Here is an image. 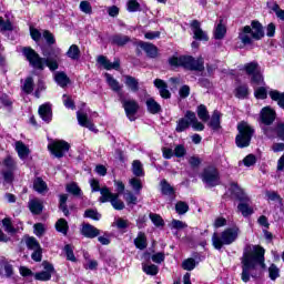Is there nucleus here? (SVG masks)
<instances>
[{
  "label": "nucleus",
  "instance_id": "nucleus-1",
  "mask_svg": "<svg viewBox=\"0 0 284 284\" xmlns=\"http://www.w3.org/2000/svg\"><path fill=\"white\" fill-rule=\"evenodd\" d=\"M257 270H265V248L247 246L242 257L243 283H250V278H256Z\"/></svg>",
  "mask_w": 284,
  "mask_h": 284
},
{
  "label": "nucleus",
  "instance_id": "nucleus-2",
  "mask_svg": "<svg viewBox=\"0 0 284 284\" xmlns=\"http://www.w3.org/2000/svg\"><path fill=\"white\" fill-rule=\"evenodd\" d=\"M22 54L29 61L32 68H37L38 70H43V68H49V70L54 71L59 70V62L61 61V49H54L53 55L43 59L39 57V53L34 51L30 47H24L22 49Z\"/></svg>",
  "mask_w": 284,
  "mask_h": 284
},
{
  "label": "nucleus",
  "instance_id": "nucleus-3",
  "mask_svg": "<svg viewBox=\"0 0 284 284\" xmlns=\"http://www.w3.org/2000/svg\"><path fill=\"white\" fill-rule=\"evenodd\" d=\"M231 192L233 196L240 202L237 205V211L247 219V216H252L254 214V206L252 205V200L245 193V190L241 189L237 183L231 184Z\"/></svg>",
  "mask_w": 284,
  "mask_h": 284
},
{
  "label": "nucleus",
  "instance_id": "nucleus-4",
  "mask_svg": "<svg viewBox=\"0 0 284 284\" xmlns=\"http://www.w3.org/2000/svg\"><path fill=\"white\" fill-rule=\"evenodd\" d=\"M241 229L239 226H232L224 230L220 235L214 233L212 236V245L215 250H222L223 245H232L239 239Z\"/></svg>",
  "mask_w": 284,
  "mask_h": 284
},
{
  "label": "nucleus",
  "instance_id": "nucleus-5",
  "mask_svg": "<svg viewBox=\"0 0 284 284\" xmlns=\"http://www.w3.org/2000/svg\"><path fill=\"white\" fill-rule=\"evenodd\" d=\"M172 68H184L185 70H194L202 72L205 70L203 58L194 59L190 55H182L180 58L173 57L169 60Z\"/></svg>",
  "mask_w": 284,
  "mask_h": 284
},
{
  "label": "nucleus",
  "instance_id": "nucleus-6",
  "mask_svg": "<svg viewBox=\"0 0 284 284\" xmlns=\"http://www.w3.org/2000/svg\"><path fill=\"white\" fill-rule=\"evenodd\" d=\"M265 33L263 32V26L258 21H253L250 26H245L239 34V39L244 45H250L252 39L258 41L263 39Z\"/></svg>",
  "mask_w": 284,
  "mask_h": 284
},
{
  "label": "nucleus",
  "instance_id": "nucleus-7",
  "mask_svg": "<svg viewBox=\"0 0 284 284\" xmlns=\"http://www.w3.org/2000/svg\"><path fill=\"white\" fill-rule=\"evenodd\" d=\"M190 125L195 132H203V130H205V125L202 122H199L196 114L191 111H187L185 116L178 121L175 130L176 132H185Z\"/></svg>",
  "mask_w": 284,
  "mask_h": 284
},
{
  "label": "nucleus",
  "instance_id": "nucleus-8",
  "mask_svg": "<svg viewBox=\"0 0 284 284\" xmlns=\"http://www.w3.org/2000/svg\"><path fill=\"white\" fill-rule=\"evenodd\" d=\"M239 134L235 138V143L237 148H248L254 136V128L250 123L242 121L237 124Z\"/></svg>",
  "mask_w": 284,
  "mask_h": 284
},
{
  "label": "nucleus",
  "instance_id": "nucleus-9",
  "mask_svg": "<svg viewBox=\"0 0 284 284\" xmlns=\"http://www.w3.org/2000/svg\"><path fill=\"white\" fill-rule=\"evenodd\" d=\"M111 203L115 210H124L125 203L119 200V193H111L108 186L102 187L100 203Z\"/></svg>",
  "mask_w": 284,
  "mask_h": 284
},
{
  "label": "nucleus",
  "instance_id": "nucleus-10",
  "mask_svg": "<svg viewBox=\"0 0 284 284\" xmlns=\"http://www.w3.org/2000/svg\"><path fill=\"white\" fill-rule=\"evenodd\" d=\"M48 150L57 159H62V156H65V152H69L70 144L63 140H55L51 143H49Z\"/></svg>",
  "mask_w": 284,
  "mask_h": 284
},
{
  "label": "nucleus",
  "instance_id": "nucleus-11",
  "mask_svg": "<svg viewBox=\"0 0 284 284\" xmlns=\"http://www.w3.org/2000/svg\"><path fill=\"white\" fill-rule=\"evenodd\" d=\"M14 170H17V162L12 156H7L3 160L2 175L4 183H12L14 181Z\"/></svg>",
  "mask_w": 284,
  "mask_h": 284
},
{
  "label": "nucleus",
  "instance_id": "nucleus-12",
  "mask_svg": "<svg viewBox=\"0 0 284 284\" xmlns=\"http://www.w3.org/2000/svg\"><path fill=\"white\" fill-rule=\"evenodd\" d=\"M202 181L210 187L219 185V171L214 166H207L202 173Z\"/></svg>",
  "mask_w": 284,
  "mask_h": 284
},
{
  "label": "nucleus",
  "instance_id": "nucleus-13",
  "mask_svg": "<svg viewBox=\"0 0 284 284\" xmlns=\"http://www.w3.org/2000/svg\"><path fill=\"white\" fill-rule=\"evenodd\" d=\"M121 103L124 108V112L128 119H130V121H134L136 119L135 114L139 112V102L135 100L121 99Z\"/></svg>",
  "mask_w": 284,
  "mask_h": 284
},
{
  "label": "nucleus",
  "instance_id": "nucleus-14",
  "mask_svg": "<svg viewBox=\"0 0 284 284\" xmlns=\"http://www.w3.org/2000/svg\"><path fill=\"white\" fill-rule=\"evenodd\" d=\"M191 30L193 32V39L197 41H209L210 38L207 37V32L203 31L201 28V22L199 20H193L191 22Z\"/></svg>",
  "mask_w": 284,
  "mask_h": 284
},
{
  "label": "nucleus",
  "instance_id": "nucleus-15",
  "mask_svg": "<svg viewBox=\"0 0 284 284\" xmlns=\"http://www.w3.org/2000/svg\"><path fill=\"white\" fill-rule=\"evenodd\" d=\"M42 266L44 267V271L34 274L36 281H50L54 273V266L48 262H43Z\"/></svg>",
  "mask_w": 284,
  "mask_h": 284
},
{
  "label": "nucleus",
  "instance_id": "nucleus-16",
  "mask_svg": "<svg viewBox=\"0 0 284 284\" xmlns=\"http://www.w3.org/2000/svg\"><path fill=\"white\" fill-rule=\"evenodd\" d=\"M276 119V111L270 106H265L261 111V121L264 125H272Z\"/></svg>",
  "mask_w": 284,
  "mask_h": 284
},
{
  "label": "nucleus",
  "instance_id": "nucleus-17",
  "mask_svg": "<svg viewBox=\"0 0 284 284\" xmlns=\"http://www.w3.org/2000/svg\"><path fill=\"white\" fill-rule=\"evenodd\" d=\"M77 119H78V123L79 125H81L82 128H88V130H91V132H95L97 128L94 126V124L92 123V121H90L88 119V114L78 111L77 112Z\"/></svg>",
  "mask_w": 284,
  "mask_h": 284
},
{
  "label": "nucleus",
  "instance_id": "nucleus-18",
  "mask_svg": "<svg viewBox=\"0 0 284 284\" xmlns=\"http://www.w3.org/2000/svg\"><path fill=\"white\" fill-rule=\"evenodd\" d=\"M98 63L104 68V70H119L121 68V61L114 60V62H111L108 60V58L100 55L98 58Z\"/></svg>",
  "mask_w": 284,
  "mask_h": 284
},
{
  "label": "nucleus",
  "instance_id": "nucleus-19",
  "mask_svg": "<svg viewBox=\"0 0 284 284\" xmlns=\"http://www.w3.org/2000/svg\"><path fill=\"white\" fill-rule=\"evenodd\" d=\"M28 207L33 214H41L43 212V202L37 197L30 199Z\"/></svg>",
  "mask_w": 284,
  "mask_h": 284
},
{
  "label": "nucleus",
  "instance_id": "nucleus-20",
  "mask_svg": "<svg viewBox=\"0 0 284 284\" xmlns=\"http://www.w3.org/2000/svg\"><path fill=\"white\" fill-rule=\"evenodd\" d=\"M154 85L160 90V97H162V99H170V90H168V84L163 80L156 79Z\"/></svg>",
  "mask_w": 284,
  "mask_h": 284
},
{
  "label": "nucleus",
  "instance_id": "nucleus-21",
  "mask_svg": "<svg viewBox=\"0 0 284 284\" xmlns=\"http://www.w3.org/2000/svg\"><path fill=\"white\" fill-rule=\"evenodd\" d=\"M39 114L42 121H45L47 123H50V121H52V108H50L49 104H42L39 108Z\"/></svg>",
  "mask_w": 284,
  "mask_h": 284
},
{
  "label": "nucleus",
  "instance_id": "nucleus-22",
  "mask_svg": "<svg viewBox=\"0 0 284 284\" xmlns=\"http://www.w3.org/2000/svg\"><path fill=\"white\" fill-rule=\"evenodd\" d=\"M140 48L146 52L148 57L151 59H155V57L159 54V49L152 43L148 42H140Z\"/></svg>",
  "mask_w": 284,
  "mask_h": 284
},
{
  "label": "nucleus",
  "instance_id": "nucleus-23",
  "mask_svg": "<svg viewBox=\"0 0 284 284\" xmlns=\"http://www.w3.org/2000/svg\"><path fill=\"white\" fill-rule=\"evenodd\" d=\"M82 234L87 239H97V236L100 234L99 229L90 225V224H84L82 226Z\"/></svg>",
  "mask_w": 284,
  "mask_h": 284
},
{
  "label": "nucleus",
  "instance_id": "nucleus-24",
  "mask_svg": "<svg viewBox=\"0 0 284 284\" xmlns=\"http://www.w3.org/2000/svg\"><path fill=\"white\" fill-rule=\"evenodd\" d=\"M104 77L108 85L113 90V92H121V90H123V85H121L110 73H105Z\"/></svg>",
  "mask_w": 284,
  "mask_h": 284
},
{
  "label": "nucleus",
  "instance_id": "nucleus-25",
  "mask_svg": "<svg viewBox=\"0 0 284 284\" xmlns=\"http://www.w3.org/2000/svg\"><path fill=\"white\" fill-rule=\"evenodd\" d=\"M209 128H212L215 132L221 130V112L214 111L209 122Z\"/></svg>",
  "mask_w": 284,
  "mask_h": 284
},
{
  "label": "nucleus",
  "instance_id": "nucleus-26",
  "mask_svg": "<svg viewBox=\"0 0 284 284\" xmlns=\"http://www.w3.org/2000/svg\"><path fill=\"white\" fill-rule=\"evenodd\" d=\"M124 84L131 92H139V80L131 75H124Z\"/></svg>",
  "mask_w": 284,
  "mask_h": 284
},
{
  "label": "nucleus",
  "instance_id": "nucleus-27",
  "mask_svg": "<svg viewBox=\"0 0 284 284\" xmlns=\"http://www.w3.org/2000/svg\"><path fill=\"white\" fill-rule=\"evenodd\" d=\"M146 109L150 114H159L161 112V104L154 101V98H149L146 100Z\"/></svg>",
  "mask_w": 284,
  "mask_h": 284
},
{
  "label": "nucleus",
  "instance_id": "nucleus-28",
  "mask_svg": "<svg viewBox=\"0 0 284 284\" xmlns=\"http://www.w3.org/2000/svg\"><path fill=\"white\" fill-rule=\"evenodd\" d=\"M272 101H276L277 105H280L284 110V92H280L278 90H272L268 92Z\"/></svg>",
  "mask_w": 284,
  "mask_h": 284
},
{
  "label": "nucleus",
  "instance_id": "nucleus-29",
  "mask_svg": "<svg viewBox=\"0 0 284 284\" xmlns=\"http://www.w3.org/2000/svg\"><path fill=\"white\" fill-rule=\"evenodd\" d=\"M33 190L38 192V194H45V192H48V184H45L41 178H37L33 182Z\"/></svg>",
  "mask_w": 284,
  "mask_h": 284
},
{
  "label": "nucleus",
  "instance_id": "nucleus-30",
  "mask_svg": "<svg viewBox=\"0 0 284 284\" xmlns=\"http://www.w3.org/2000/svg\"><path fill=\"white\" fill-rule=\"evenodd\" d=\"M134 245L138 247V250H145L148 247V237L145 236V233L140 232L134 240Z\"/></svg>",
  "mask_w": 284,
  "mask_h": 284
},
{
  "label": "nucleus",
  "instance_id": "nucleus-31",
  "mask_svg": "<svg viewBox=\"0 0 284 284\" xmlns=\"http://www.w3.org/2000/svg\"><path fill=\"white\" fill-rule=\"evenodd\" d=\"M16 151L22 160L28 159V154H30V149H28L21 141L16 142Z\"/></svg>",
  "mask_w": 284,
  "mask_h": 284
},
{
  "label": "nucleus",
  "instance_id": "nucleus-32",
  "mask_svg": "<svg viewBox=\"0 0 284 284\" xmlns=\"http://www.w3.org/2000/svg\"><path fill=\"white\" fill-rule=\"evenodd\" d=\"M67 57L73 61H78L81 57V49H79V45L72 44L67 51Z\"/></svg>",
  "mask_w": 284,
  "mask_h": 284
},
{
  "label": "nucleus",
  "instance_id": "nucleus-33",
  "mask_svg": "<svg viewBox=\"0 0 284 284\" xmlns=\"http://www.w3.org/2000/svg\"><path fill=\"white\" fill-rule=\"evenodd\" d=\"M54 81L60 85V88H65L70 83V79L64 72H57L54 74Z\"/></svg>",
  "mask_w": 284,
  "mask_h": 284
},
{
  "label": "nucleus",
  "instance_id": "nucleus-34",
  "mask_svg": "<svg viewBox=\"0 0 284 284\" xmlns=\"http://www.w3.org/2000/svg\"><path fill=\"white\" fill-rule=\"evenodd\" d=\"M161 192L164 196H174V187L168 183L166 180H162L161 183Z\"/></svg>",
  "mask_w": 284,
  "mask_h": 284
},
{
  "label": "nucleus",
  "instance_id": "nucleus-35",
  "mask_svg": "<svg viewBox=\"0 0 284 284\" xmlns=\"http://www.w3.org/2000/svg\"><path fill=\"white\" fill-rule=\"evenodd\" d=\"M132 173L134 174V176H145V172H143V164L141 163V161H133Z\"/></svg>",
  "mask_w": 284,
  "mask_h": 284
},
{
  "label": "nucleus",
  "instance_id": "nucleus-36",
  "mask_svg": "<svg viewBox=\"0 0 284 284\" xmlns=\"http://www.w3.org/2000/svg\"><path fill=\"white\" fill-rule=\"evenodd\" d=\"M196 112L201 121H203L204 123H206V121H210V113L207 112V108L205 105H199Z\"/></svg>",
  "mask_w": 284,
  "mask_h": 284
},
{
  "label": "nucleus",
  "instance_id": "nucleus-37",
  "mask_svg": "<svg viewBox=\"0 0 284 284\" xmlns=\"http://www.w3.org/2000/svg\"><path fill=\"white\" fill-rule=\"evenodd\" d=\"M111 43L114 45H126L130 43V37L128 36H113L111 39Z\"/></svg>",
  "mask_w": 284,
  "mask_h": 284
},
{
  "label": "nucleus",
  "instance_id": "nucleus-38",
  "mask_svg": "<svg viewBox=\"0 0 284 284\" xmlns=\"http://www.w3.org/2000/svg\"><path fill=\"white\" fill-rule=\"evenodd\" d=\"M243 70H245L246 74H250L251 77H254V74H256V72H260L258 71V63L257 62L246 63L243 67Z\"/></svg>",
  "mask_w": 284,
  "mask_h": 284
},
{
  "label": "nucleus",
  "instance_id": "nucleus-39",
  "mask_svg": "<svg viewBox=\"0 0 284 284\" xmlns=\"http://www.w3.org/2000/svg\"><path fill=\"white\" fill-rule=\"evenodd\" d=\"M143 272L149 274V276H156L159 274V266L154 264H143Z\"/></svg>",
  "mask_w": 284,
  "mask_h": 284
},
{
  "label": "nucleus",
  "instance_id": "nucleus-40",
  "mask_svg": "<svg viewBox=\"0 0 284 284\" xmlns=\"http://www.w3.org/2000/svg\"><path fill=\"white\" fill-rule=\"evenodd\" d=\"M67 192H69V194H73V196H81V187H79V184L74 182L67 184Z\"/></svg>",
  "mask_w": 284,
  "mask_h": 284
},
{
  "label": "nucleus",
  "instance_id": "nucleus-41",
  "mask_svg": "<svg viewBox=\"0 0 284 284\" xmlns=\"http://www.w3.org/2000/svg\"><path fill=\"white\" fill-rule=\"evenodd\" d=\"M173 154L176 156V159H183V156L187 154V149H185V145L183 144H176L173 150Z\"/></svg>",
  "mask_w": 284,
  "mask_h": 284
},
{
  "label": "nucleus",
  "instance_id": "nucleus-42",
  "mask_svg": "<svg viewBox=\"0 0 284 284\" xmlns=\"http://www.w3.org/2000/svg\"><path fill=\"white\" fill-rule=\"evenodd\" d=\"M68 221L63 220V219H60L58 220V222L55 223V230L58 232H61V234H68Z\"/></svg>",
  "mask_w": 284,
  "mask_h": 284
},
{
  "label": "nucleus",
  "instance_id": "nucleus-43",
  "mask_svg": "<svg viewBox=\"0 0 284 284\" xmlns=\"http://www.w3.org/2000/svg\"><path fill=\"white\" fill-rule=\"evenodd\" d=\"M226 33H227V29L225 28V26H223L222 22H220L216 26L215 31H214L215 39H223Z\"/></svg>",
  "mask_w": 284,
  "mask_h": 284
},
{
  "label": "nucleus",
  "instance_id": "nucleus-44",
  "mask_svg": "<svg viewBox=\"0 0 284 284\" xmlns=\"http://www.w3.org/2000/svg\"><path fill=\"white\" fill-rule=\"evenodd\" d=\"M22 90L26 94H30L34 90V80H32V78H27Z\"/></svg>",
  "mask_w": 284,
  "mask_h": 284
},
{
  "label": "nucleus",
  "instance_id": "nucleus-45",
  "mask_svg": "<svg viewBox=\"0 0 284 284\" xmlns=\"http://www.w3.org/2000/svg\"><path fill=\"white\" fill-rule=\"evenodd\" d=\"M65 203H68V194H61L60 210L63 212L64 216H68V214H70V211H68V206L65 205Z\"/></svg>",
  "mask_w": 284,
  "mask_h": 284
},
{
  "label": "nucleus",
  "instance_id": "nucleus-46",
  "mask_svg": "<svg viewBox=\"0 0 284 284\" xmlns=\"http://www.w3.org/2000/svg\"><path fill=\"white\" fill-rule=\"evenodd\" d=\"M2 226L4 229V232H8V234H14L16 230L12 226V220H10L9 217L2 220Z\"/></svg>",
  "mask_w": 284,
  "mask_h": 284
},
{
  "label": "nucleus",
  "instance_id": "nucleus-47",
  "mask_svg": "<svg viewBox=\"0 0 284 284\" xmlns=\"http://www.w3.org/2000/svg\"><path fill=\"white\" fill-rule=\"evenodd\" d=\"M132 190H134V192H136V194H139V192H141V190H143V184H141V180L136 179V178H132L129 181Z\"/></svg>",
  "mask_w": 284,
  "mask_h": 284
},
{
  "label": "nucleus",
  "instance_id": "nucleus-48",
  "mask_svg": "<svg viewBox=\"0 0 284 284\" xmlns=\"http://www.w3.org/2000/svg\"><path fill=\"white\" fill-rule=\"evenodd\" d=\"M252 85H263L265 81L263 80V74L261 72H256L251 78Z\"/></svg>",
  "mask_w": 284,
  "mask_h": 284
},
{
  "label": "nucleus",
  "instance_id": "nucleus-49",
  "mask_svg": "<svg viewBox=\"0 0 284 284\" xmlns=\"http://www.w3.org/2000/svg\"><path fill=\"white\" fill-rule=\"evenodd\" d=\"M189 210L190 205H187V203L185 202L180 201L175 204V211L178 212V214H185Z\"/></svg>",
  "mask_w": 284,
  "mask_h": 284
},
{
  "label": "nucleus",
  "instance_id": "nucleus-50",
  "mask_svg": "<svg viewBox=\"0 0 284 284\" xmlns=\"http://www.w3.org/2000/svg\"><path fill=\"white\" fill-rule=\"evenodd\" d=\"M182 267L187 272H192V270L196 267V261H194V258H187L182 263Z\"/></svg>",
  "mask_w": 284,
  "mask_h": 284
},
{
  "label": "nucleus",
  "instance_id": "nucleus-51",
  "mask_svg": "<svg viewBox=\"0 0 284 284\" xmlns=\"http://www.w3.org/2000/svg\"><path fill=\"white\" fill-rule=\"evenodd\" d=\"M254 97L257 99H267V89L265 87L256 88L254 91Z\"/></svg>",
  "mask_w": 284,
  "mask_h": 284
},
{
  "label": "nucleus",
  "instance_id": "nucleus-52",
  "mask_svg": "<svg viewBox=\"0 0 284 284\" xmlns=\"http://www.w3.org/2000/svg\"><path fill=\"white\" fill-rule=\"evenodd\" d=\"M268 274H270L271 281H276L280 276L278 267L275 264H272L268 267Z\"/></svg>",
  "mask_w": 284,
  "mask_h": 284
},
{
  "label": "nucleus",
  "instance_id": "nucleus-53",
  "mask_svg": "<svg viewBox=\"0 0 284 284\" xmlns=\"http://www.w3.org/2000/svg\"><path fill=\"white\" fill-rule=\"evenodd\" d=\"M27 246L29 247V250H41V245L39 244V241H37V239L34 237H29L27 240Z\"/></svg>",
  "mask_w": 284,
  "mask_h": 284
},
{
  "label": "nucleus",
  "instance_id": "nucleus-54",
  "mask_svg": "<svg viewBox=\"0 0 284 284\" xmlns=\"http://www.w3.org/2000/svg\"><path fill=\"white\" fill-rule=\"evenodd\" d=\"M33 232L36 236H43L45 234V226L43 223H37L33 225Z\"/></svg>",
  "mask_w": 284,
  "mask_h": 284
},
{
  "label": "nucleus",
  "instance_id": "nucleus-55",
  "mask_svg": "<svg viewBox=\"0 0 284 284\" xmlns=\"http://www.w3.org/2000/svg\"><path fill=\"white\" fill-rule=\"evenodd\" d=\"M85 219H92L93 221H100L101 220V214L94 210H88L84 212Z\"/></svg>",
  "mask_w": 284,
  "mask_h": 284
},
{
  "label": "nucleus",
  "instance_id": "nucleus-56",
  "mask_svg": "<svg viewBox=\"0 0 284 284\" xmlns=\"http://www.w3.org/2000/svg\"><path fill=\"white\" fill-rule=\"evenodd\" d=\"M64 252H65L68 261H71L72 263L77 262V257L74 256V251L72 250V246H70L69 244L65 245Z\"/></svg>",
  "mask_w": 284,
  "mask_h": 284
},
{
  "label": "nucleus",
  "instance_id": "nucleus-57",
  "mask_svg": "<svg viewBox=\"0 0 284 284\" xmlns=\"http://www.w3.org/2000/svg\"><path fill=\"white\" fill-rule=\"evenodd\" d=\"M170 226L171 230H185V227H187V224H185L183 221L173 220Z\"/></svg>",
  "mask_w": 284,
  "mask_h": 284
},
{
  "label": "nucleus",
  "instance_id": "nucleus-58",
  "mask_svg": "<svg viewBox=\"0 0 284 284\" xmlns=\"http://www.w3.org/2000/svg\"><path fill=\"white\" fill-rule=\"evenodd\" d=\"M8 30H12V22H10V20L6 21L0 17V32H6Z\"/></svg>",
  "mask_w": 284,
  "mask_h": 284
},
{
  "label": "nucleus",
  "instance_id": "nucleus-59",
  "mask_svg": "<svg viewBox=\"0 0 284 284\" xmlns=\"http://www.w3.org/2000/svg\"><path fill=\"white\" fill-rule=\"evenodd\" d=\"M80 10L84 14H92V6L85 0L80 2Z\"/></svg>",
  "mask_w": 284,
  "mask_h": 284
},
{
  "label": "nucleus",
  "instance_id": "nucleus-60",
  "mask_svg": "<svg viewBox=\"0 0 284 284\" xmlns=\"http://www.w3.org/2000/svg\"><path fill=\"white\" fill-rule=\"evenodd\" d=\"M150 219L152 223L155 224L156 227L163 226V217H161V215L151 213Z\"/></svg>",
  "mask_w": 284,
  "mask_h": 284
},
{
  "label": "nucleus",
  "instance_id": "nucleus-61",
  "mask_svg": "<svg viewBox=\"0 0 284 284\" xmlns=\"http://www.w3.org/2000/svg\"><path fill=\"white\" fill-rule=\"evenodd\" d=\"M0 267H3L4 270V276L7 278H10V276H12L14 274V270L12 268V265L8 264V263H0Z\"/></svg>",
  "mask_w": 284,
  "mask_h": 284
},
{
  "label": "nucleus",
  "instance_id": "nucleus-62",
  "mask_svg": "<svg viewBox=\"0 0 284 284\" xmlns=\"http://www.w3.org/2000/svg\"><path fill=\"white\" fill-rule=\"evenodd\" d=\"M114 223H115L118 230H126V227H130V222L128 220H123L121 217L115 220Z\"/></svg>",
  "mask_w": 284,
  "mask_h": 284
},
{
  "label": "nucleus",
  "instance_id": "nucleus-63",
  "mask_svg": "<svg viewBox=\"0 0 284 284\" xmlns=\"http://www.w3.org/2000/svg\"><path fill=\"white\" fill-rule=\"evenodd\" d=\"M237 99H245L247 97V88L245 85L239 87L235 92Z\"/></svg>",
  "mask_w": 284,
  "mask_h": 284
},
{
  "label": "nucleus",
  "instance_id": "nucleus-64",
  "mask_svg": "<svg viewBox=\"0 0 284 284\" xmlns=\"http://www.w3.org/2000/svg\"><path fill=\"white\" fill-rule=\"evenodd\" d=\"M275 132L278 139H281V141H284V123H278L276 125Z\"/></svg>",
  "mask_w": 284,
  "mask_h": 284
}]
</instances>
